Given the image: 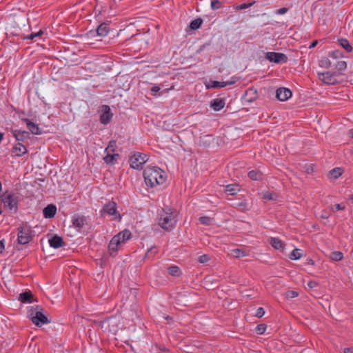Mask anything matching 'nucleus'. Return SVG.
<instances>
[{"label": "nucleus", "instance_id": "obj_1", "mask_svg": "<svg viewBox=\"0 0 353 353\" xmlns=\"http://www.w3.org/2000/svg\"><path fill=\"white\" fill-rule=\"evenodd\" d=\"M147 186L154 188L164 183L167 179L166 173L157 166H148L143 173Z\"/></svg>", "mask_w": 353, "mask_h": 353}, {"label": "nucleus", "instance_id": "obj_2", "mask_svg": "<svg viewBox=\"0 0 353 353\" xmlns=\"http://www.w3.org/2000/svg\"><path fill=\"white\" fill-rule=\"evenodd\" d=\"M31 26L29 24V19L25 17H17L14 18L10 26V34L13 37H18L23 40L26 39L28 33L30 32Z\"/></svg>", "mask_w": 353, "mask_h": 353}, {"label": "nucleus", "instance_id": "obj_3", "mask_svg": "<svg viewBox=\"0 0 353 353\" xmlns=\"http://www.w3.org/2000/svg\"><path fill=\"white\" fill-rule=\"evenodd\" d=\"M17 243L20 245L28 244L34 236V231L27 223H22L17 228Z\"/></svg>", "mask_w": 353, "mask_h": 353}, {"label": "nucleus", "instance_id": "obj_4", "mask_svg": "<svg viewBox=\"0 0 353 353\" xmlns=\"http://www.w3.org/2000/svg\"><path fill=\"white\" fill-rule=\"evenodd\" d=\"M43 308L41 305H36L28 312V316L32 322L37 326L41 327L44 324L49 323L46 315L43 313Z\"/></svg>", "mask_w": 353, "mask_h": 353}, {"label": "nucleus", "instance_id": "obj_5", "mask_svg": "<svg viewBox=\"0 0 353 353\" xmlns=\"http://www.w3.org/2000/svg\"><path fill=\"white\" fill-rule=\"evenodd\" d=\"M1 201L3 208L8 209L12 213H17L19 210V196L13 192L6 191L3 194Z\"/></svg>", "mask_w": 353, "mask_h": 353}, {"label": "nucleus", "instance_id": "obj_6", "mask_svg": "<svg viewBox=\"0 0 353 353\" xmlns=\"http://www.w3.org/2000/svg\"><path fill=\"white\" fill-rule=\"evenodd\" d=\"M112 216V220H116L120 222L122 219V216L117 210V203L113 201H109L105 203L100 211V217L105 218L106 216Z\"/></svg>", "mask_w": 353, "mask_h": 353}, {"label": "nucleus", "instance_id": "obj_7", "mask_svg": "<svg viewBox=\"0 0 353 353\" xmlns=\"http://www.w3.org/2000/svg\"><path fill=\"white\" fill-rule=\"evenodd\" d=\"M114 4V0H96L94 12L96 16L105 13H110Z\"/></svg>", "mask_w": 353, "mask_h": 353}, {"label": "nucleus", "instance_id": "obj_8", "mask_svg": "<svg viewBox=\"0 0 353 353\" xmlns=\"http://www.w3.org/2000/svg\"><path fill=\"white\" fill-rule=\"evenodd\" d=\"M148 160V156L139 152H135L129 158V163L132 168L135 170H141L143 165Z\"/></svg>", "mask_w": 353, "mask_h": 353}, {"label": "nucleus", "instance_id": "obj_9", "mask_svg": "<svg viewBox=\"0 0 353 353\" xmlns=\"http://www.w3.org/2000/svg\"><path fill=\"white\" fill-rule=\"evenodd\" d=\"M176 221L174 219L173 212H165L161 215L159 225L165 230L170 231L175 226Z\"/></svg>", "mask_w": 353, "mask_h": 353}, {"label": "nucleus", "instance_id": "obj_10", "mask_svg": "<svg viewBox=\"0 0 353 353\" xmlns=\"http://www.w3.org/2000/svg\"><path fill=\"white\" fill-rule=\"evenodd\" d=\"M265 57L274 63H287L288 60L287 55L281 52H267Z\"/></svg>", "mask_w": 353, "mask_h": 353}, {"label": "nucleus", "instance_id": "obj_11", "mask_svg": "<svg viewBox=\"0 0 353 353\" xmlns=\"http://www.w3.org/2000/svg\"><path fill=\"white\" fill-rule=\"evenodd\" d=\"M110 21L103 22L97 27L95 30H90L89 34L91 36H94L96 33L97 36L105 37L109 33L110 30Z\"/></svg>", "mask_w": 353, "mask_h": 353}, {"label": "nucleus", "instance_id": "obj_12", "mask_svg": "<svg viewBox=\"0 0 353 353\" xmlns=\"http://www.w3.org/2000/svg\"><path fill=\"white\" fill-rule=\"evenodd\" d=\"M319 77L321 80L324 83H326L327 85H335L338 83L336 76V72H324L322 73H319Z\"/></svg>", "mask_w": 353, "mask_h": 353}, {"label": "nucleus", "instance_id": "obj_13", "mask_svg": "<svg viewBox=\"0 0 353 353\" xmlns=\"http://www.w3.org/2000/svg\"><path fill=\"white\" fill-rule=\"evenodd\" d=\"M72 225L80 231L85 225L88 224L87 218L79 214H75L72 218Z\"/></svg>", "mask_w": 353, "mask_h": 353}, {"label": "nucleus", "instance_id": "obj_14", "mask_svg": "<svg viewBox=\"0 0 353 353\" xmlns=\"http://www.w3.org/2000/svg\"><path fill=\"white\" fill-rule=\"evenodd\" d=\"M102 108L103 113L100 116V122L103 125H107L111 121L113 114L109 105H103Z\"/></svg>", "mask_w": 353, "mask_h": 353}, {"label": "nucleus", "instance_id": "obj_15", "mask_svg": "<svg viewBox=\"0 0 353 353\" xmlns=\"http://www.w3.org/2000/svg\"><path fill=\"white\" fill-rule=\"evenodd\" d=\"M292 91L285 88H279L276 90V97L278 100L285 101L292 97Z\"/></svg>", "mask_w": 353, "mask_h": 353}, {"label": "nucleus", "instance_id": "obj_16", "mask_svg": "<svg viewBox=\"0 0 353 353\" xmlns=\"http://www.w3.org/2000/svg\"><path fill=\"white\" fill-rule=\"evenodd\" d=\"M21 120L26 123L28 130L32 134L35 135H40L42 134V130L39 127V125L34 123L27 118H21Z\"/></svg>", "mask_w": 353, "mask_h": 353}, {"label": "nucleus", "instance_id": "obj_17", "mask_svg": "<svg viewBox=\"0 0 353 353\" xmlns=\"http://www.w3.org/2000/svg\"><path fill=\"white\" fill-rule=\"evenodd\" d=\"M12 155L13 157H21L28 152L27 148L21 143L18 142L16 143L11 150Z\"/></svg>", "mask_w": 353, "mask_h": 353}, {"label": "nucleus", "instance_id": "obj_18", "mask_svg": "<svg viewBox=\"0 0 353 353\" xmlns=\"http://www.w3.org/2000/svg\"><path fill=\"white\" fill-rule=\"evenodd\" d=\"M258 98V92L254 87L249 88L243 96V99L248 102L252 103Z\"/></svg>", "mask_w": 353, "mask_h": 353}, {"label": "nucleus", "instance_id": "obj_19", "mask_svg": "<svg viewBox=\"0 0 353 353\" xmlns=\"http://www.w3.org/2000/svg\"><path fill=\"white\" fill-rule=\"evenodd\" d=\"M132 237L131 232L125 229L120 232H119L117 235L113 236V241H115L117 240L120 244L121 243H125L126 241L129 240Z\"/></svg>", "mask_w": 353, "mask_h": 353}, {"label": "nucleus", "instance_id": "obj_20", "mask_svg": "<svg viewBox=\"0 0 353 353\" xmlns=\"http://www.w3.org/2000/svg\"><path fill=\"white\" fill-rule=\"evenodd\" d=\"M48 241L50 246L54 249L60 248L65 245L63 239L57 234L52 235Z\"/></svg>", "mask_w": 353, "mask_h": 353}, {"label": "nucleus", "instance_id": "obj_21", "mask_svg": "<svg viewBox=\"0 0 353 353\" xmlns=\"http://www.w3.org/2000/svg\"><path fill=\"white\" fill-rule=\"evenodd\" d=\"M57 213V207L54 204H49L43 210V216L47 219L53 218Z\"/></svg>", "mask_w": 353, "mask_h": 353}, {"label": "nucleus", "instance_id": "obj_22", "mask_svg": "<svg viewBox=\"0 0 353 353\" xmlns=\"http://www.w3.org/2000/svg\"><path fill=\"white\" fill-rule=\"evenodd\" d=\"M232 206L238 208L241 212H246L252 208V203H250L247 200L241 201H236L232 204Z\"/></svg>", "mask_w": 353, "mask_h": 353}, {"label": "nucleus", "instance_id": "obj_23", "mask_svg": "<svg viewBox=\"0 0 353 353\" xmlns=\"http://www.w3.org/2000/svg\"><path fill=\"white\" fill-rule=\"evenodd\" d=\"M106 155L103 158L104 162L108 165H113L117 163V159L120 157V154H111L109 152H106Z\"/></svg>", "mask_w": 353, "mask_h": 353}, {"label": "nucleus", "instance_id": "obj_24", "mask_svg": "<svg viewBox=\"0 0 353 353\" xmlns=\"http://www.w3.org/2000/svg\"><path fill=\"white\" fill-rule=\"evenodd\" d=\"M234 83V81H210V85H207L208 88H224L227 85H232Z\"/></svg>", "mask_w": 353, "mask_h": 353}, {"label": "nucleus", "instance_id": "obj_25", "mask_svg": "<svg viewBox=\"0 0 353 353\" xmlns=\"http://www.w3.org/2000/svg\"><path fill=\"white\" fill-rule=\"evenodd\" d=\"M224 99L217 98L211 101L210 106L214 111H220L225 106Z\"/></svg>", "mask_w": 353, "mask_h": 353}, {"label": "nucleus", "instance_id": "obj_26", "mask_svg": "<svg viewBox=\"0 0 353 353\" xmlns=\"http://www.w3.org/2000/svg\"><path fill=\"white\" fill-rule=\"evenodd\" d=\"M11 132L12 136L16 139L17 141H23L26 139V135H29V132L28 131H21L20 130H11Z\"/></svg>", "mask_w": 353, "mask_h": 353}, {"label": "nucleus", "instance_id": "obj_27", "mask_svg": "<svg viewBox=\"0 0 353 353\" xmlns=\"http://www.w3.org/2000/svg\"><path fill=\"white\" fill-rule=\"evenodd\" d=\"M19 300L23 303H30L33 301V294L30 291H26L19 294Z\"/></svg>", "mask_w": 353, "mask_h": 353}, {"label": "nucleus", "instance_id": "obj_28", "mask_svg": "<svg viewBox=\"0 0 353 353\" xmlns=\"http://www.w3.org/2000/svg\"><path fill=\"white\" fill-rule=\"evenodd\" d=\"M191 294H194L193 292H190L188 294L179 293L176 297V301L179 303H183L184 305H187L192 301V298L190 297Z\"/></svg>", "mask_w": 353, "mask_h": 353}, {"label": "nucleus", "instance_id": "obj_29", "mask_svg": "<svg viewBox=\"0 0 353 353\" xmlns=\"http://www.w3.org/2000/svg\"><path fill=\"white\" fill-rule=\"evenodd\" d=\"M270 243L271 245L276 250L284 249L285 243L279 238L271 237L270 240Z\"/></svg>", "mask_w": 353, "mask_h": 353}, {"label": "nucleus", "instance_id": "obj_30", "mask_svg": "<svg viewBox=\"0 0 353 353\" xmlns=\"http://www.w3.org/2000/svg\"><path fill=\"white\" fill-rule=\"evenodd\" d=\"M240 185L237 183L229 184L225 186V192L230 195H234L240 191Z\"/></svg>", "mask_w": 353, "mask_h": 353}, {"label": "nucleus", "instance_id": "obj_31", "mask_svg": "<svg viewBox=\"0 0 353 353\" xmlns=\"http://www.w3.org/2000/svg\"><path fill=\"white\" fill-rule=\"evenodd\" d=\"M203 22V21L201 18H196V19L191 21L188 28L191 30H196L201 27Z\"/></svg>", "mask_w": 353, "mask_h": 353}, {"label": "nucleus", "instance_id": "obj_32", "mask_svg": "<svg viewBox=\"0 0 353 353\" xmlns=\"http://www.w3.org/2000/svg\"><path fill=\"white\" fill-rule=\"evenodd\" d=\"M248 176L254 181H261L263 179V174L257 170H252L248 172Z\"/></svg>", "mask_w": 353, "mask_h": 353}, {"label": "nucleus", "instance_id": "obj_33", "mask_svg": "<svg viewBox=\"0 0 353 353\" xmlns=\"http://www.w3.org/2000/svg\"><path fill=\"white\" fill-rule=\"evenodd\" d=\"M119 245H120V243L119 242H117V240L115 241H114L113 237H112L109 245H108V250L110 252V254L111 256H115L116 252H117V250H118Z\"/></svg>", "mask_w": 353, "mask_h": 353}, {"label": "nucleus", "instance_id": "obj_34", "mask_svg": "<svg viewBox=\"0 0 353 353\" xmlns=\"http://www.w3.org/2000/svg\"><path fill=\"white\" fill-rule=\"evenodd\" d=\"M338 43L343 48H344L347 52H350L352 51L353 50V48L352 46L350 44L349 41L347 39H344V38H341L340 39L338 40Z\"/></svg>", "mask_w": 353, "mask_h": 353}, {"label": "nucleus", "instance_id": "obj_35", "mask_svg": "<svg viewBox=\"0 0 353 353\" xmlns=\"http://www.w3.org/2000/svg\"><path fill=\"white\" fill-rule=\"evenodd\" d=\"M169 274L173 276H179L181 274V269L176 265H172L168 268Z\"/></svg>", "mask_w": 353, "mask_h": 353}, {"label": "nucleus", "instance_id": "obj_36", "mask_svg": "<svg viewBox=\"0 0 353 353\" xmlns=\"http://www.w3.org/2000/svg\"><path fill=\"white\" fill-rule=\"evenodd\" d=\"M330 174L333 179H337L343 174V169L341 168H335L330 170Z\"/></svg>", "mask_w": 353, "mask_h": 353}, {"label": "nucleus", "instance_id": "obj_37", "mask_svg": "<svg viewBox=\"0 0 353 353\" xmlns=\"http://www.w3.org/2000/svg\"><path fill=\"white\" fill-rule=\"evenodd\" d=\"M330 258L335 261H340L343 258V254L340 251H334L331 253Z\"/></svg>", "mask_w": 353, "mask_h": 353}, {"label": "nucleus", "instance_id": "obj_38", "mask_svg": "<svg viewBox=\"0 0 353 353\" xmlns=\"http://www.w3.org/2000/svg\"><path fill=\"white\" fill-rule=\"evenodd\" d=\"M158 252V248L156 245L152 246L145 253V258H152Z\"/></svg>", "mask_w": 353, "mask_h": 353}, {"label": "nucleus", "instance_id": "obj_39", "mask_svg": "<svg viewBox=\"0 0 353 353\" xmlns=\"http://www.w3.org/2000/svg\"><path fill=\"white\" fill-rule=\"evenodd\" d=\"M117 148V141L115 140H111L108 143V147L105 150V152H114Z\"/></svg>", "mask_w": 353, "mask_h": 353}, {"label": "nucleus", "instance_id": "obj_40", "mask_svg": "<svg viewBox=\"0 0 353 353\" xmlns=\"http://www.w3.org/2000/svg\"><path fill=\"white\" fill-rule=\"evenodd\" d=\"M255 3H256V1H254L249 3H243L240 5H234L233 7L236 10H240L248 8L251 7L252 6H253Z\"/></svg>", "mask_w": 353, "mask_h": 353}, {"label": "nucleus", "instance_id": "obj_41", "mask_svg": "<svg viewBox=\"0 0 353 353\" xmlns=\"http://www.w3.org/2000/svg\"><path fill=\"white\" fill-rule=\"evenodd\" d=\"M319 65L322 68H329L332 66V63L327 57H323L319 61Z\"/></svg>", "mask_w": 353, "mask_h": 353}, {"label": "nucleus", "instance_id": "obj_42", "mask_svg": "<svg viewBox=\"0 0 353 353\" xmlns=\"http://www.w3.org/2000/svg\"><path fill=\"white\" fill-rule=\"evenodd\" d=\"M276 194L274 192H265L263 193V199H267L269 201H275L276 200Z\"/></svg>", "mask_w": 353, "mask_h": 353}, {"label": "nucleus", "instance_id": "obj_43", "mask_svg": "<svg viewBox=\"0 0 353 353\" xmlns=\"http://www.w3.org/2000/svg\"><path fill=\"white\" fill-rule=\"evenodd\" d=\"M234 256L236 258L245 256L248 254L247 251L244 249L236 248L232 250Z\"/></svg>", "mask_w": 353, "mask_h": 353}, {"label": "nucleus", "instance_id": "obj_44", "mask_svg": "<svg viewBox=\"0 0 353 353\" xmlns=\"http://www.w3.org/2000/svg\"><path fill=\"white\" fill-rule=\"evenodd\" d=\"M347 68V63L345 61H339L335 64V68L339 71L345 70Z\"/></svg>", "mask_w": 353, "mask_h": 353}, {"label": "nucleus", "instance_id": "obj_45", "mask_svg": "<svg viewBox=\"0 0 353 353\" xmlns=\"http://www.w3.org/2000/svg\"><path fill=\"white\" fill-rule=\"evenodd\" d=\"M223 3L219 0H212L211 1V8L214 10H218L222 7Z\"/></svg>", "mask_w": 353, "mask_h": 353}, {"label": "nucleus", "instance_id": "obj_46", "mask_svg": "<svg viewBox=\"0 0 353 353\" xmlns=\"http://www.w3.org/2000/svg\"><path fill=\"white\" fill-rule=\"evenodd\" d=\"M199 220L201 224L205 225H210L211 224L212 218L207 216H203L199 217Z\"/></svg>", "mask_w": 353, "mask_h": 353}, {"label": "nucleus", "instance_id": "obj_47", "mask_svg": "<svg viewBox=\"0 0 353 353\" xmlns=\"http://www.w3.org/2000/svg\"><path fill=\"white\" fill-rule=\"evenodd\" d=\"M43 33H44V32L42 30H40L39 32H37L36 33H34V32H31L30 34L28 33L26 39L32 40L35 37H41V35L43 34Z\"/></svg>", "mask_w": 353, "mask_h": 353}, {"label": "nucleus", "instance_id": "obj_48", "mask_svg": "<svg viewBox=\"0 0 353 353\" xmlns=\"http://www.w3.org/2000/svg\"><path fill=\"white\" fill-rule=\"evenodd\" d=\"M266 328L267 325L265 324L261 323L256 327L255 330L258 334H263L265 332Z\"/></svg>", "mask_w": 353, "mask_h": 353}, {"label": "nucleus", "instance_id": "obj_49", "mask_svg": "<svg viewBox=\"0 0 353 353\" xmlns=\"http://www.w3.org/2000/svg\"><path fill=\"white\" fill-rule=\"evenodd\" d=\"M329 55L334 59L343 57V52L339 50L332 51Z\"/></svg>", "mask_w": 353, "mask_h": 353}, {"label": "nucleus", "instance_id": "obj_50", "mask_svg": "<svg viewBox=\"0 0 353 353\" xmlns=\"http://www.w3.org/2000/svg\"><path fill=\"white\" fill-rule=\"evenodd\" d=\"M301 256V254L299 252L298 249L293 250L291 254H290V259L292 260L299 259Z\"/></svg>", "mask_w": 353, "mask_h": 353}, {"label": "nucleus", "instance_id": "obj_51", "mask_svg": "<svg viewBox=\"0 0 353 353\" xmlns=\"http://www.w3.org/2000/svg\"><path fill=\"white\" fill-rule=\"evenodd\" d=\"M345 209V206L343 205L342 203L340 204H335L334 205L331 207V210L334 212L339 211V210H343Z\"/></svg>", "mask_w": 353, "mask_h": 353}, {"label": "nucleus", "instance_id": "obj_52", "mask_svg": "<svg viewBox=\"0 0 353 353\" xmlns=\"http://www.w3.org/2000/svg\"><path fill=\"white\" fill-rule=\"evenodd\" d=\"M210 259V257L208 254H203L199 257V261L201 263H205L208 261H209Z\"/></svg>", "mask_w": 353, "mask_h": 353}, {"label": "nucleus", "instance_id": "obj_53", "mask_svg": "<svg viewBox=\"0 0 353 353\" xmlns=\"http://www.w3.org/2000/svg\"><path fill=\"white\" fill-rule=\"evenodd\" d=\"M265 314V310L263 307H260L257 309L255 316L258 318H261Z\"/></svg>", "mask_w": 353, "mask_h": 353}, {"label": "nucleus", "instance_id": "obj_54", "mask_svg": "<svg viewBox=\"0 0 353 353\" xmlns=\"http://www.w3.org/2000/svg\"><path fill=\"white\" fill-rule=\"evenodd\" d=\"M210 46V42H207V43H205L204 44H203L202 46H201L199 47V48L196 50V54H200L206 47L208 46Z\"/></svg>", "mask_w": 353, "mask_h": 353}, {"label": "nucleus", "instance_id": "obj_55", "mask_svg": "<svg viewBox=\"0 0 353 353\" xmlns=\"http://www.w3.org/2000/svg\"><path fill=\"white\" fill-rule=\"evenodd\" d=\"M288 9L287 8H281L276 10V14H284L288 12Z\"/></svg>", "mask_w": 353, "mask_h": 353}, {"label": "nucleus", "instance_id": "obj_56", "mask_svg": "<svg viewBox=\"0 0 353 353\" xmlns=\"http://www.w3.org/2000/svg\"><path fill=\"white\" fill-rule=\"evenodd\" d=\"M319 285L318 283L314 281H310L307 283V286L310 288H314Z\"/></svg>", "mask_w": 353, "mask_h": 353}, {"label": "nucleus", "instance_id": "obj_57", "mask_svg": "<svg viewBox=\"0 0 353 353\" xmlns=\"http://www.w3.org/2000/svg\"><path fill=\"white\" fill-rule=\"evenodd\" d=\"M287 295H288V296H289L290 298H294V297L298 296L299 294L295 291L291 290V291L288 292Z\"/></svg>", "mask_w": 353, "mask_h": 353}, {"label": "nucleus", "instance_id": "obj_58", "mask_svg": "<svg viewBox=\"0 0 353 353\" xmlns=\"http://www.w3.org/2000/svg\"><path fill=\"white\" fill-rule=\"evenodd\" d=\"M5 249L4 240L0 241V254H2Z\"/></svg>", "mask_w": 353, "mask_h": 353}, {"label": "nucleus", "instance_id": "obj_59", "mask_svg": "<svg viewBox=\"0 0 353 353\" xmlns=\"http://www.w3.org/2000/svg\"><path fill=\"white\" fill-rule=\"evenodd\" d=\"M159 90H160V87L158 85H154V86L152 87V88H151V91L153 92H157Z\"/></svg>", "mask_w": 353, "mask_h": 353}, {"label": "nucleus", "instance_id": "obj_60", "mask_svg": "<svg viewBox=\"0 0 353 353\" xmlns=\"http://www.w3.org/2000/svg\"><path fill=\"white\" fill-rule=\"evenodd\" d=\"M344 353H353V350L351 347H345L343 350Z\"/></svg>", "mask_w": 353, "mask_h": 353}, {"label": "nucleus", "instance_id": "obj_61", "mask_svg": "<svg viewBox=\"0 0 353 353\" xmlns=\"http://www.w3.org/2000/svg\"><path fill=\"white\" fill-rule=\"evenodd\" d=\"M318 43L317 40H314L310 45L309 48H314Z\"/></svg>", "mask_w": 353, "mask_h": 353}, {"label": "nucleus", "instance_id": "obj_62", "mask_svg": "<svg viewBox=\"0 0 353 353\" xmlns=\"http://www.w3.org/2000/svg\"><path fill=\"white\" fill-rule=\"evenodd\" d=\"M321 218L322 219H328L329 218V214L327 212H324L322 214H321Z\"/></svg>", "mask_w": 353, "mask_h": 353}, {"label": "nucleus", "instance_id": "obj_63", "mask_svg": "<svg viewBox=\"0 0 353 353\" xmlns=\"http://www.w3.org/2000/svg\"><path fill=\"white\" fill-rule=\"evenodd\" d=\"M125 33V30H121L119 32H118V36H123Z\"/></svg>", "mask_w": 353, "mask_h": 353}, {"label": "nucleus", "instance_id": "obj_64", "mask_svg": "<svg viewBox=\"0 0 353 353\" xmlns=\"http://www.w3.org/2000/svg\"><path fill=\"white\" fill-rule=\"evenodd\" d=\"M15 111H16V113H17V114H19L21 115H25V112L23 110H15Z\"/></svg>", "mask_w": 353, "mask_h": 353}]
</instances>
